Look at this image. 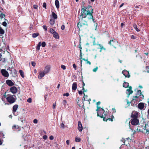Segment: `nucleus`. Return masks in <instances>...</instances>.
Returning <instances> with one entry per match:
<instances>
[{"label":"nucleus","mask_w":149,"mask_h":149,"mask_svg":"<svg viewBox=\"0 0 149 149\" xmlns=\"http://www.w3.org/2000/svg\"><path fill=\"white\" fill-rule=\"evenodd\" d=\"M6 97V99L8 102L10 104H12L15 102L16 100L15 96L14 95H8Z\"/></svg>","instance_id":"7ed1b4c3"},{"label":"nucleus","mask_w":149,"mask_h":149,"mask_svg":"<svg viewBox=\"0 0 149 149\" xmlns=\"http://www.w3.org/2000/svg\"><path fill=\"white\" fill-rule=\"evenodd\" d=\"M77 83L76 82H74V83L72 85V89L74 91H75L77 88Z\"/></svg>","instance_id":"2eb2a0df"},{"label":"nucleus","mask_w":149,"mask_h":149,"mask_svg":"<svg viewBox=\"0 0 149 149\" xmlns=\"http://www.w3.org/2000/svg\"><path fill=\"white\" fill-rule=\"evenodd\" d=\"M129 86V83L127 82H125L123 84V87L126 88L128 87Z\"/></svg>","instance_id":"b1692460"},{"label":"nucleus","mask_w":149,"mask_h":149,"mask_svg":"<svg viewBox=\"0 0 149 149\" xmlns=\"http://www.w3.org/2000/svg\"><path fill=\"white\" fill-rule=\"evenodd\" d=\"M98 45L100 47V49H101V50H106V49L104 48L102 45L100 44H98Z\"/></svg>","instance_id":"473e14b6"},{"label":"nucleus","mask_w":149,"mask_h":149,"mask_svg":"<svg viewBox=\"0 0 149 149\" xmlns=\"http://www.w3.org/2000/svg\"><path fill=\"white\" fill-rule=\"evenodd\" d=\"M1 72L2 75L6 77H8L9 76L8 72L5 69H2Z\"/></svg>","instance_id":"6e6552de"},{"label":"nucleus","mask_w":149,"mask_h":149,"mask_svg":"<svg viewBox=\"0 0 149 149\" xmlns=\"http://www.w3.org/2000/svg\"><path fill=\"white\" fill-rule=\"evenodd\" d=\"M49 139L51 140H53L54 139V137L52 136H51L49 137Z\"/></svg>","instance_id":"052dcab7"},{"label":"nucleus","mask_w":149,"mask_h":149,"mask_svg":"<svg viewBox=\"0 0 149 149\" xmlns=\"http://www.w3.org/2000/svg\"><path fill=\"white\" fill-rule=\"evenodd\" d=\"M108 116L106 117H103L102 118H103V120L104 121H107L108 120Z\"/></svg>","instance_id":"e433bc0d"},{"label":"nucleus","mask_w":149,"mask_h":149,"mask_svg":"<svg viewBox=\"0 0 149 149\" xmlns=\"http://www.w3.org/2000/svg\"><path fill=\"white\" fill-rule=\"evenodd\" d=\"M117 1L116 0H115L114 1V3H113V6L114 7H115L116 5Z\"/></svg>","instance_id":"8fccbe9b"},{"label":"nucleus","mask_w":149,"mask_h":149,"mask_svg":"<svg viewBox=\"0 0 149 149\" xmlns=\"http://www.w3.org/2000/svg\"><path fill=\"white\" fill-rule=\"evenodd\" d=\"M144 130H149V124L145 125L144 127Z\"/></svg>","instance_id":"393cba45"},{"label":"nucleus","mask_w":149,"mask_h":149,"mask_svg":"<svg viewBox=\"0 0 149 149\" xmlns=\"http://www.w3.org/2000/svg\"><path fill=\"white\" fill-rule=\"evenodd\" d=\"M138 107L139 109L142 110L144 108V105L143 103H140L138 105Z\"/></svg>","instance_id":"dca6fc26"},{"label":"nucleus","mask_w":149,"mask_h":149,"mask_svg":"<svg viewBox=\"0 0 149 149\" xmlns=\"http://www.w3.org/2000/svg\"><path fill=\"white\" fill-rule=\"evenodd\" d=\"M19 72L21 76L22 77L24 78V72L22 70H20L19 71Z\"/></svg>","instance_id":"5701e85b"},{"label":"nucleus","mask_w":149,"mask_h":149,"mask_svg":"<svg viewBox=\"0 0 149 149\" xmlns=\"http://www.w3.org/2000/svg\"><path fill=\"white\" fill-rule=\"evenodd\" d=\"M141 96V97H142V99H143L144 96L142 94L141 91L140 90H138L136 94V96L133 97V99H136V100L137 101H139L140 100L139 97Z\"/></svg>","instance_id":"20e7f679"},{"label":"nucleus","mask_w":149,"mask_h":149,"mask_svg":"<svg viewBox=\"0 0 149 149\" xmlns=\"http://www.w3.org/2000/svg\"><path fill=\"white\" fill-rule=\"evenodd\" d=\"M117 42V41H114L113 40H110V41H109V44L111 45H112V46L113 45V44L112 43H111V42Z\"/></svg>","instance_id":"f704fd0d"},{"label":"nucleus","mask_w":149,"mask_h":149,"mask_svg":"<svg viewBox=\"0 0 149 149\" xmlns=\"http://www.w3.org/2000/svg\"><path fill=\"white\" fill-rule=\"evenodd\" d=\"M55 5L57 8L59 7V3L58 0H56L55 1Z\"/></svg>","instance_id":"aec40b11"},{"label":"nucleus","mask_w":149,"mask_h":149,"mask_svg":"<svg viewBox=\"0 0 149 149\" xmlns=\"http://www.w3.org/2000/svg\"><path fill=\"white\" fill-rule=\"evenodd\" d=\"M39 35L38 33H34L32 34V37L33 38H35L38 36Z\"/></svg>","instance_id":"2f4dec72"},{"label":"nucleus","mask_w":149,"mask_h":149,"mask_svg":"<svg viewBox=\"0 0 149 149\" xmlns=\"http://www.w3.org/2000/svg\"><path fill=\"white\" fill-rule=\"evenodd\" d=\"M43 139L44 140H46L47 138V136L45 135L43 136Z\"/></svg>","instance_id":"49530a36"},{"label":"nucleus","mask_w":149,"mask_h":149,"mask_svg":"<svg viewBox=\"0 0 149 149\" xmlns=\"http://www.w3.org/2000/svg\"><path fill=\"white\" fill-rule=\"evenodd\" d=\"M132 87L130 86L129 87V88L126 91L128 92L129 95L133 93V91H132Z\"/></svg>","instance_id":"a211bd4d"},{"label":"nucleus","mask_w":149,"mask_h":149,"mask_svg":"<svg viewBox=\"0 0 149 149\" xmlns=\"http://www.w3.org/2000/svg\"><path fill=\"white\" fill-rule=\"evenodd\" d=\"M69 95V94L68 93H64L63 94V95L64 96H68Z\"/></svg>","instance_id":"603ef678"},{"label":"nucleus","mask_w":149,"mask_h":149,"mask_svg":"<svg viewBox=\"0 0 149 149\" xmlns=\"http://www.w3.org/2000/svg\"><path fill=\"white\" fill-rule=\"evenodd\" d=\"M33 122L34 123L36 124L38 123V120L36 119H35L34 120Z\"/></svg>","instance_id":"13d9d810"},{"label":"nucleus","mask_w":149,"mask_h":149,"mask_svg":"<svg viewBox=\"0 0 149 149\" xmlns=\"http://www.w3.org/2000/svg\"><path fill=\"white\" fill-rule=\"evenodd\" d=\"M27 102L29 103H31L32 102V99L31 98H29L27 100Z\"/></svg>","instance_id":"ea45409f"},{"label":"nucleus","mask_w":149,"mask_h":149,"mask_svg":"<svg viewBox=\"0 0 149 149\" xmlns=\"http://www.w3.org/2000/svg\"><path fill=\"white\" fill-rule=\"evenodd\" d=\"M4 135L1 132H0V137L1 138H4Z\"/></svg>","instance_id":"a19ab883"},{"label":"nucleus","mask_w":149,"mask_h":149,"mask_svg":"<svg viewBox=\"0 0 149 149\" xmlns=\"http://www.w3.org/2000/svg\"><path fill=\"white\" fill-rule=\"evenodd\" d=\"M2 24L3 26H6L7 25V23L6 22H4L2 23Z\"/></svg>","instance_id":"37998d69"},{"label":"nucleus","mask_w":149,"mask_h":149,"mask_svg":"<svg viewBox=\"0 0 149 149\" xmlns=\"http://www.w3.org/2000/svg\"><path fill=\"white\" fill-rule=\"evenodd\" d=\"M133 27L136 30V31L137 32H139L140 31V30L138 28L137 25L135 24L134 25Z\"/></svg>","instance_id":"a878e982"},{"label":"nucleus","mask_w":149,"mask_h":149,"mask_svg":"<svg viewBox=\"0 0 149 149\" xmlns=\"http://www.w3.org/2000/svg\"><path fill=\"white\" fill-rule=\"evenodd\" d=\"M50 67L49 66H46L43 72L45 74L48 73L50 70Z\"/></svg>","instance_id":"9b49d317"},{"label":"nucleus","mask_w":149,"mask_h":149,"mask_svg":"<svg viewBox=\"0 0 149 149\" xmlns=\"http://www.w3.org/2000/svg\"><path fill=\"white\" fill-rule=\"evenodd\" d=\"M41 45V42H39L36 47V50L37 51H38L40 49V47Z\"/></svg>","instance_id":"412c9836"},{"label":"nucleus","mask_w":149,"mask_h":149,"mask_svg":"<svg viewBox=\"0 0 149 149\" xmlns=\"http://www.w3.org/2000/svg\"><path fill=\"white\" fill-rule=\"evenodd\" d=\"M124 24H123V23H121V27H123V26L124 25Z\"/></svg>","instance_id":"774afa93"},{"label":"nucleus","mask_w":149,"mask_h":149,"mask_svg":"<svg viewBox=\"0 0 149 149\" xmlns=\"http://www.w3.org/2000/svg\"><path fill=\"white\" fill-rule=\"evenodd\" d=\"M70 141L69 140H67L66 141V143L68 145H69V143H70Z\"/></svg>","instance_id":"e2e57ef3"},{"label":"nucleus","mask_w":149,"mask_h":149,"mask_svg":"<svg viewBox=\"0 0 149 149\" xmlns=\"http://www.w3.org/2000/svg\"><path fill=\"white\" fill-rule=\"evenodd\" d=\"M4 33V30L1 29H0V34H3Z\"/></svg>","instance_id":"58836bf2"},{"label":"nucleus","mask_w":149,"mask_h":149,"mask_svg":"<svg viewBox=\"0 0 149 149\" xmlns=\"http://www.w3.org/2000/svg\"><path fill=\"white\" fill-rule=\"evenodd\" d=\"M75 141L76 142H79L81 141V139L79 137H76L75 138Z\"/></svg>","instance_id":"72a5a7b5"},{"label":"nucleus","mask_w":149,"mask_h":149,"mask_svg":"<svg viewBox=\"0 0 149 149\" xmlns=\"http://www.w3.org/2000/svg\"><path fill=\"white\" fill-rule=\"evenodd\" d=\"M31 64L33 66H35L36 65V63L35 62H32L31 63Z\"/></svg>","instance_id":"4d7b16f0"},{"label":"nucleus","mask_w":149,"mask_h":149,"mask_svg":"<svg viewBox=\"0 0 149 149\" xmlns=\"http://www.w3.org/2000/svg\"><path fill=\"white\" fill-rule=\"evenodd\" d=\"M96 110L97 111V116H99L100 117L102 118V115L103 114V113L104 111V110L102 108H101L99 107H97V109Z\"/></svg>","instance_id":"423d86ee"},{"label":"nucleus","mask_w":149,"mask_h":149,"mask_svg":"<svg viewBox=\"0 0 149 149\" xmlns=\"http://www.w3.org/2000/svg\"><path fill=\"white\" fill-rule=\"evenodd\" d=\"M50 32L51 33L53 34L56 32V31H55L53 29L51 28L50 29Z\"/></svg>","instance_id":"c9c22d12"},{"label":"nucleus","mask_w":149,"mask_h":149,"mask_svg":"<svg viewBox=\"0 0 149 149\" xmlns=\"http://www.w3.org/2000/svg\"><path fill=\"white\" fill-rule=\"evenodd\" d=\"M133 125H137L139 124V120L137 118H132L130 122Z\"/></svg>","instance_id":"39448f33"},{"label":"nucleus","mask_w":149,"mask_h":149,"mask_svg":"<svg viewBox=\"0 0 149 149\" xmlns=\"http://www.w3.org/2000/svg\"><path fill=\"white\" fill-rule=\"evenodd\" d=\"M86 63L88 64L89 65L91 64V63L90 61H88V60H87V61H86Z\"/></svg>","instance_id":"bf43d9fd"},{"label":"nucleus","mask_w":149,"mask_h":149,"mask_svg":"<svg viewBox=\"0 0 149 149\" xmlns=\"http://www.w3.org/2000/svg\"><path fill=\"white\" fill-rule=\"evenodd\" d=\"M65 28V26L63 25L61 26V29L62 30H63Z\"/></svg>","instance_id":"5fc2aeb1"},{"label":"nucleus","mask_w":149,"mask_h":149,"mask_svg":"<svg viewBox=\"0 0 149 149\" xmlns=\"http://www.w3.org/2000/svg\"><path fill=\"white\" fill-rule=\"evenodd\" d=\"M93 45H96V44L95 43V40H94V41H93Z\"/></svg>","instance_id":"338daca9"},{"label":"nucleus","mask_w":149,"mask_h":149,"mask_svg":"<svg viewBox=\"0 0 149 149\" xmlns=\"http://www.w3.org/2000/svg\"><path fill=\"white\" fill-rule=\"evenodd\" d=\"M139 101H137L136 99H133V97L132 98V100L131 101L130 103L131 105L133 106H134L135 105H136L137 104V102Z\"/></svg>","instance_id":"4468645a"},{"label":"nucleus","mask_w":149,"mask_h":149,"mask_svg":"<svg viewBox=\"0 0 149 149\" xmlns=\"http://www.w3.org/2000/svg\"><path fill=\"white\" fill-rule=\"evenodd\" d=\"M10 92L13 94L16 93L17 91V89L15 86H13L10 88Z\"/></svg>","instance_id":"9d476101"},{"label":"nucleus","mask_w":149,"mask_h":149,"mask_svg":"<svg viewBox=\"0 0 149 149\" xmlns=\"http://www.w3.org/2000/svg\"><path fill=\"white\" fill-rule=\"evenodd\" d=\"M19 127L18 125H14L12 127V128L13 130H17L19 129Z\"/></svg>","instance_id":"c85d7f7f"},{"label":"nucleus","mask_w":149,"mask_h":149,"mask_svg":"<svg viewBox=\"0 0 149 149\" xmlns=\"http://www.w3.org/2000/svg\"><path fill=\"white\" fill-rule=\"evenodd\" d=\"M46 3L44 2L43 4V7L45 8V9H46Z\"/></svg>","instance_id":"79ce46f5"},{"label":"nucleus","mask_w":149,"mask_h":149,"mask_svg":"<svg viewBox=\"0 0 149 149\" xmlns=\"http://www.w3.org/2000/svg\"><path fill=\"white\" fill-rule=\"evenodd\" d=\"M79 93L80 95L82 94L83 93V92H82V91H79Z\"/></svg>","instance_id":"0e129e2a"},{"label":"nucleus","mask_w":149,"mask_h":149,"mask_svg":"<svg viewBox=\"0 0 149 149\" xmlns=\"http://www.w3.org/2000/svg\"><path fill=\"white\" fill-rule=\"evenodd\" d=\"M93 9L92 7L88 5L86 7L81 9V14L79 16H81V17L86 18L87 16H89L88 17V19H91L93 17L92 14Z\"/></svg>","instance_id":"f257e3e1"},{"label":"nucleus","mask_w":149,"mask_h":149,"mask_svg":"<svg viewBox=\"0 0 149 149\" xmlns=\"http://www.w3.org/2000/svg\"><path fill=\"white\" fill-rule=\"evenodd\" d=\"M98 69V67H97L96 68H94L93 69V72H96V71H97Z\"/></svg>","instance_id":"c03bdc74"},{"label":"nucleus","mask_w":149,"mask_h":149,"mask_svg":"<svg viewBox=\"0 0 149 149\" xmlns=\"http://www.w3.org/2000/svg\"><path fill=\"white\" fill-rule=\"evenodd\" d=\"M45 74L43 71H40L39 72V75L38 76V78L40 79H41L44 76Z\"/></svg>","instance_id":"f8f14e48"},{"label":"nucleus","mask_w":149,"mask_h":149,"mask_svg":"<svg viewBox=\"0 0 149 149\" xmlns=\"http://www.w3.org/2000/svg\"><path fill=\"white\" fill-rule=\"evenodd\" d=\"M79 22L77 24V26L80 30H83L86 29L88 26L87 20L86 18L79 16Z\"/></svg>","instance_id":"f03ea898"},{"label":"nucleus","mask_w":149,"mask_h":149,"mask_svg":"<svg viewBox=\"0 0 149 149\" xmlns=\"http://www.w3.org/2000/svg\"><path fill=\"white\" fill-rule=\"evenodd\" d=\"M139 115L138 112L134 111L132 112L131 118H137Z\"/></svg>","instance_id":"0eeeda50"},{"label":"nucleus","mask_w":149,"mask_h":149,"mask_svg":"<svg viewBox=\"0 0 149 149\" xmlns=\"http://www.w3.org/2000/svg\"><path fill=\"white\" fill-rule=\"evenodd\" d=\"M60 127H61L62 128H64V124L63 123H62L60 125Z\"/></svg>","instance_id":"6e6d98bb"},{"label":"nucleus","mask_w":149,"mask_h":149,"mask_svg":"<svg viewBox=\"0 0 149 149\" xmlns=\"http://www.w3.org/2000/svg\"><path fill=\"white\" fill-rule=\"evenodd\" d=\"M41 45H42V46L43 47H45L46 45V43L45 42H42V43H41Z\"/></svg>","instance_id":"4c0bfd02"},{"label":"nucleus","mask_w":149,"mask_h":149,"mask_svg":"<svg viewBox=\"0 0 149 149\" xmlns=\"http://www.w3.org/2000/svg\"><path fill=\"white\" fill-rule=\"evenodd\" d=\"M61 68L63 70H65L66 69L65 66L64 65H61Z\"/></svg>","instance_id":"09e8293b"},{"label":"nucleus","mask_w":149,"mask_h":149,"mask_svg":"<svg viewBox=\"0 0 149 149\" xmlns=\"http://www.w3.org/2000/svg\"><path fill=\"white\" fill-rule=\"evenodd\" d=\"M52 15L53 17L55 19H56L57 17V15L54 12H53L52 13Z\"/></svg>","instance_id":"cd10ccee"},{"label":"nucleus","mask_w":149,"mask_h":149,"mask_svg":"<svg viewBox=\"0 0 149 149\" xmlns=\"http://www.w3.org/2000/svg\"><path fill=\"white\" fill-rule=\"evenodd\" d=\"M18 108V105L17 104L15 105L13 107V111L14 112H15L16 111V110H17Z\"/></svg>","instance_id":"4be33fe9"},{"label":"nucleus","mask_w":149,"mask_h":149,"mask_svg":"<svg viewBox=\"0 0 149 149\" xmlns=\"http://www.w3.org/2000/svg\"><path fill=\"white\" fill-rule=\"evenodd\" d=\"M43 29L44 30H45V31H46L47 30V27L46 25H44L42 26Z\"/></svg>","instance_id":"a18cd8bd"},{"label":"nucleus","mask_w":149,"mask_h":149,"mask_svg":"<svg viewBox=\"0 0 149 149\" xmlns=\"http://www.w3.org/2000/svg\"><path fill=\"white\" fill-rule=\"evenodd\" d=\"M73 66L74 69L76 70L77 69V66L75 64H73Z\"/></svg>","instance_id":"864d4df0"},{"label":"nucleus","mask_w":149,"mask_h":149,"mask_svg":"<svg viewBox=\"0 0 149 149\" xmlns=\"http://www.w3.org/2000/svg\"><path fill=\"white\" fill-rule=\"evenodd\" d=\"M56 106V102L54 103L53 104V109H55Z\"/></svg>","instance_id":"3c124183"},{"label":"nucleus","mask_w":149,"mask_h":149,"mask_svg":"<svg viewBox=\"0 0 149 149\" xmlns=\"http://www.w3.org/2000/svg\"><path fill=\"white\" fill-rule=\"evenodd\" d=\"M78 125L79 130H82V127L81 123L80 122H78Z\"/></svg>","instance_id":"6ab92c4d"},{"label":"nucleus","mask_w":149,"mask_h":149,"mask_svg":"<svg viewBox=\"0 0 149 149\" xmlns=\"http://www.w3.org/2000/svg\"><path fill=\"white\" fill-rule=\"evenodd\" d=\"M63 104L64 105H65V104H66L67 103V102L65 100H64L63 101Z\"/></svg>","instance_id":"680f3d73"},{"label":"nucleus","mask_w":149,"mask_h":149,"mask_svg":"<svg viewBox=\"0 0 149 149\" xmlns=\"http://www.w3.org/2000/svg\"><path fill=\"white\" fill-rule=\"evenodd\" d=\"M122 73L126 77H130V75L128 71L126 70H123Z\"/></svg>","instance_id":"1a4fd4ad"},{"label":"nucleus","mask_w":149,"mask_h":149,"mask_svg":"<svg viewBox=\"0 0 149 149\" xmlns=\"http://www.w3.org/2000/svg\"><path fill=\"white\" fill-rule=\"evenodd\" d=\"M127 104L128 105V106H129L130 105V101H128V100H127Z\"/></svg>","instance_id":"69168bd1"},{"label":"nucleus","mask_w":149,"mask_h":149,"mask_svg":"<svg viewBox=\"0 0 149 149\" xmlns=\"http://www.w3.org/2000/svg\"><path fill=\"white\" fill-rule=\"evenodd\" d=\"M54 20L52 19H51L49 21V23L52 25H53L54 23Z\"/></svg>","instance_id":"c756f323"},{"label":"nucleus","mask_w":149,"mask_h":149,"mask_svg":"<svg viewBox=\"0 0 149 149\" xmlns=\"http://www.w3.org/2000/svg\"><path fill=\"white\" fill-rule=\"evenodd\" d=\"M53 37L54 38H55L56 39H58L59 38V36L57 32L56 31L53 34Z\"/></svg>","instance_id":"f3484780"},{"label":"nucleus","mask_w":149,"mask_h":149,"mask_svg":"<svg viewBox=\"0 0 149 149\" xmlns=\"http://www.w3.org/2000/svg\"><path fill=\"white\" fill-rule=\"evenodd\" d=\"M108 114L107 111H104L102 115V118L107 116Z\"/></svg>","instance_id":"bb28decb"},{"label":"nucleus","mask_w":149,"mask_h":149,"mask_svg":"<svg viewBox=\"0 0 149 149\" xmlns=\"http://www.w3.org/2000/svg\"><path fill=\"white\" fill-rule=\"evenodd\" d=\"M6 83L10 86H11L14 85V83L10 80H7L6 81Z\"/></svg>","instance_id":"ddd939ff"},{"label":"nucleus","mask_w":149,"mask_h":149,"mask_svg":"<svg viewBox=\"0 0 149 149\" xmlns=\"http://www.w3.org/2000/svg\"><path fill=\"white\" fill-rule=\"evenodd\" d=\"M33 8L35 9H37L38 8V6L37 5H34L33 6Z\"/></svg>","instance_id":"de8ad7c7"},{"label":"nucleus","mask_w":149,"mask_h":149,"mask_svg":"<svg viewBox=\"0 0 149 149\" xmlns=\"http://www.w3.org/2000/svg\"><path fill=\"white\" fill-rule=\"evenodd\" d=\"M87 6H86V3L84 1L82 2V4L81 6V8L86 7Z\"/></svg>","instance_id":"7c9ffc66"}]
</instances>
